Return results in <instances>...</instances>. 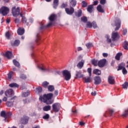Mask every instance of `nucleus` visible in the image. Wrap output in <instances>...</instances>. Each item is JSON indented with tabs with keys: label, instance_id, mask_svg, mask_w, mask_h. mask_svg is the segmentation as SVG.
<instances>
[{
	"label": "nucleus",
	"instance_id": "nucleus-1",
	"mask_svg": "<svg viewBox=\"0 0 128 128\" xmlns=\"http://www.w3.org/2000/svg\"><path fill=\"white\" fill-rule=\"evenodd\" d=\"M54 96L52 93H49L48 94H44L43 96H40L39 99L40 100H43L44 102L46 104H52L53 102L52 100V98Z\"/></svg>",
	"mask_w": 128,
	"mask_h": 128
},
{
	"label": "nucleus",
	"instance_id": "nucleus-2",
	"mask_svg": "<svg viewBox=\"0 0 128 128\" xmlns=\"http://www.w3.org/2000/svg\"><path fill=\"white\" fill-rule=\"evenodd\" d=\"M56 14H52L49 17L50 22L46 25L44 26L43 22H42L40 24V30H44V28H50V26H52V22L56 20Z\"/></svg>",
	"mask_w": 128,
	"mask_h": 128
},
{
	"label": "nucleus",
	"instance_id": "nucleus-3",
	"mask_svg": "<svg viewBox=\"0 0 128 128\" xmlns=\"http://www.w3.org/2000/svg\"><path fill=\"white\" fill-rule=\"evenodd\" d=\"M62 74L63 76L64 80L66 81L70 80V78H72V74H70V72L66 70L62 71Z\"/></svg>",
	"mask_w": 128,
	"mask_h": 128
},
{
	"label": "nucleus",
	"instance_id": "nucleus-4",
	"mask_svg": "<svg viewBox=\"0 0 128 128\" xmlns=\"http://www.w3.org/2000/svg\"><path fill=\"white\" fill-rule=\"evenodd\" d=\"M12 13L14 16H20V7L14 6L12 8Z\"/></svg>",
	"mask_w": 128,
	"mask_h": 128
},
{
	"label": "nucleus",
	"instance_id": "nucleus-5",
	"mask_svg": "<svg viewBox=\"0 0 128 128\" xmlns=\"http://www.w3.org/2000/svg\"><path fill=\"white\" fill-rule=\"evenodd\" d=\"M112 42H118L120 38V36L118 32H113L112 34Z\"/></svg>",
	"mask_w": 128,
	"mask_h": 128
},
{
	"label": "nucleus",
	"instance_id": "nucleus-6",
	"mask_svg": "<svg viewBox=\"0 0 128 128\" xmlns=\"http://www.w3.org/2000/svg\"><path fill=\"white\" fill-rule=\"evenodd\" d=\"M8 12H10V8L8 7L2 6L0 8V14L4 16H7Z\"/></svg>",
	"mask_w": 128,
	"mask_h": 128
},
{
	"label": "nucleus",
	"instance_id": "nucleus-7",
	"mask_svg": "<svg viewBox=\"0 0 128 128\" xmlns=\"http://www.w3.org/2000/svg\"><path fill=\"white\" fill-rule=\"evenodd\" d=\"M14 94V90L12 88L8 89L5 92V96L8 98H12Z\"/></svg>",
	"mask_w": 128,
	"mask_h": 128
},
{
	"label": "nucleus",
	"instance_id": "nucleus-8",
	"mask_svg": "<svg viewBox=\"0 0 128 128\" xmlns=\"http://www.w3.org/2000/svg\"><path fill=\"white\" fill-rule=\"evenodd\" d=\"M28 120H30V118L28 116H23L22 118H21L20 120V124H26L28 122Z\"/></svg>",
	"mask_w": 128,
	"mask_h": 128
},
{
	"label": "nucleus",
	"instance_id": "nucleus-9",
	"mask_svg": "<svg viewBox=\"0 0 128 128\" xmlns=\"http://www.w3.org/2000/svg\"><path fill=\"white\" fill-rule=\"evenodd\" d=\"M52 110L54 112H60V105L58 103H54L52 105Z\"/></svg>",
	"mask_w": 128,
	"mask_h": 128
},
{
	"label": "nucleus",
	"instance_id": "nucleus-10",
	"mask_svg": "<svg viewBox=\"0 0 128 128\" xmlns=\"http://www.w3.org/2000/svg\"><path fill=\"white\" fill-rule=\"evenodd\" d=\"M65 12L67 14H69L70 16H72L74 12V8L72 7H70V8H65Z\"/></svg>",
	"mask_w": 128,
	"mask_h": 128
},
{
	"label": "nucleus",
	"instance_id": "nucleus-11",
	"mask_svg": "<svg viewBox=\"0 0 128 128\" xmlns=\"http://www.w3.org/2000/svg\"><path fill=\"white\" fill-rule=\"evenodd\" d=\"M120 24H122V22L120 20L117 19L115 21V26L116 28H115V30H118L120 28Z\"/></svg>",
	"mask_w": 128,
	"mask_h": 128
},
{
	"label": "nucleus",
	"instance_id": "nucleus-12",
	"mask_svg": "<svg viewBox=\"0 0 128 128\" xmlns=\"http://www.w3.org/2000/svg\"><path fill=\"white\" fill-rule=\"evenodd\" d=\"M106 60L102 59L98 61V66L100 68H104L106 66Z\"/></svg>",
	"mask_w": 128,
	"mask_h": 128
},
{
	"label": "nucleus",
	"instance_id": "nucleus-13",
	"mask_svg": "<svg viewBox=\"0 0 128 128\" xmlns=\"http://www.w3.org/2000/svg\"><path fill=\"white\" fill-rule=\"evenodd\" d=\"M94 84H100L102 82V79L100 76H96L94 78Z\"/></svg>",
	"mask_w": 128,
	"mask_h": 128
},
{
	"label": "nucleus",
	"instance_id": "nucleus-14",
	"mask_svg": "<svg viewBox=\"0 0 128 128\" xmlns=\"http://www.w3.org/2000/svg\"><path fill=\"white\" fill-rule=\"evenodd\" d=\"M4 56L7 58L8 60H10L12 58V52L10 51H7L4 54Z\"/></svg>",
	"mask_w": 128,
	"mask_h": 128
},
{
	"label": "nucleus",
	"instance_id": "nucleus-15",
	"mask_svg": "<svg viewBox=\"0 0 128 128\" xmlns=\"http://www.w3.org/2000/svg\"><path fill=\"white\" fill-rule=\"evenodd\" d=\"M108 82L110 84H114V78L112 76H108Z\"/></svg>",
	"mask_w": 128,
	"mask_h": 128
},
{
	"label": "nucleus",
	"instance_id": "nucleus-16",
	"mask_svg": "<svg viewBox=\"0 0 128 128\" xmlns=\"http://www.w3.org/2000/svg\"><path fill=\"white\" fill-rule=\"evenodd\" d=\"M18 34L19 36H22L24 34V28H20L17 30Z\"/></svg>",
	"mask_w": 128,
	"mask_h": 128
},
{
	"label": "nucleus",
	"instance_id": "nucleus-17",
	"mask_svg": "<svg viewBox=\"0 0 128 128\" xmlns=\"http://www.w3.org/2000/svg\"><path fill=\"white\" fill-rule=\"evenodd\" d=\"M84 60H82L78 64L77 67L80 69L84 67Z\"/></svg>",
	"mask_w": 128,
	"mask_h": 128
},
{
	"label": "nucleus",
	"instance_id": "nucleus-18",
	"mask_svg": "<svg viewBox=\"0 0 128 128\" xmlns=\"http://www.w3.org/2000/svg\"><path fill=\"white\" fill-rule=\"evenodd\" d=\"M126 66V64L124 62H122L118 64V68L117 70L118 72V70H124V66Z\"/></svg>",
	"mask_w": 128,
	"mask_h": 128
},
{
	"label": "nucleus",
	"instance_id": "nucleus-19",
	"mask_svg": "<svg viewBox=\"0 0 128 128\" xmlns=\"http://www.w3.org/2000/svg\"><path fill=\"white\" fill-rule=\"evenodd\" d=\"M20 16H21V18H22V22L23 24H26V26H28V23L26 22H28L26 18L22 14H20Z\"/></svg>",
	"mask_w": 128,
	"mask_h": 128
},
{
	"label": "nucleus",
	"instance_id": "nucleus-20",
	"mask_svg": "<svg viewBox=\"0 0 128 128\" xmlns=\"http://www.w3.org/2000/svg\"><path fill=\"white\" fill-rule=\"evenodd\" d=\"M87 10L88 12H90V14H92V12H94V5L91 4L89 5L88 6Z\"/></svg>",
	"mask_w": 128,
	"mask_h": 128
},
{
	"label": "nucleus",
	"instance_id": "nucleus-21",
	"mask_svg": "<svg viewBox=\"0 0 128 128\" xmlns=\"http://www.w3.org/2000/svg\"><path fill=\"white\" fill-rule=\"evenodd\" d=\"M75 6H76V0H71L70 3V8H74Z\"/></svg>",
	"mask_w": 128,
	"mask_h": 128
},
{
	"label": "nucleus",
	"instance_id": "nucleus-22",
	"mask_svg": "<svg viewBox=\"0 0 128 128\" xmlns=\"http://www.w3.org/2000/svg\"><path fill=\"white\" fill-rule=\"evenodd\" d=\"M38 68H39L40 70H42V72H50V69L46 68V67H44V66H42V67L38 66Z\"/></svg>",
	"mask_w": 128,
	"mask_h": 128
},
{
	"label": "nucleus",
	"instance_id": "nucleus-23",
	"mask_svg": "<svg viewBox=\"0 0 128 128\" xmlns=\"http://www.w3.org/2000/svg\"><path fill=\"white\" fill-rule=\"evenodd\" d=\"M96 10L99 12L104 13V8H102V5H98L96 7Z\"/></svg>",
	"mask_w": 128,
	"mask_h": 128
},
{
	"label": "nucleus",
	"instance_id": "nucleus-24",
	"mask_svg": "<svg viewBox=\"0 0 128 128\" xmlns=\"http://www.w3.org/2000/svg\"><path fill=\"white\" fill-rule=\"evenodd\" d=\"M122 47L124 48V50H128V42L125 40L124 42L122 44Z\"/></svg>",
	"mask_w": 128,
	"mask_h": 128
},
{
	"label": "nucleus",
	"instance_id": "nucleus-25",
	"mask_svg": "<svg viewBox=\"0 0 128 128\" xmlns=\"http://www.w3.org/2000/svg\"><path fill=\"white\" fill-rule=\"evenodd\" d=\"M76 78H79L84 76V75L82 74V71H76Z\"/></svg>",
	"mask_w": 128,
	"mask_h": 128
},
{
	"label": "nucleus",
	"instance_id": "nucleus-26",
	"mask_svg": "<svg viewBox=\"0 0 128 128\" xmlns=\"http://www.w3.org/2000/svg\"><path fill=\"white\" fill-rule=\"evenodd\" d=\"M93 74H96L97 76H100L102 72L98 69H95L93 71Z\"/></svg>",
	"mask_w": 128,
	"mask_h": 128
},
{
	"label": "nucleus",
	"instance_id": "nucleus-27",
	"mask_svg": "<svg viewBox=\"0 0 128 128\" xmlns=\"http://www.w3.org/2000/svg\"><path fill=\"white\" fill-rule=\"evenodd\" d=\"M20 40H16L13 43L12 42V46H18L20 44Z\"/></svg>",
	"mask_w": 128,
	"mask_h": 128
},
{
	"label": "nucleus",
	"instance_id": "nucleus-28",
	"mask_svg": "<svg viewBox=\"0 0 128 128\" xmlns=\"http://www.w3.org/2000/svg\"><path fill=\"white\" fill-rule=\"evenodd\" d=\"M52 106H46L43 108V110L44 112H48V110H50Z\"/></svg>",
	"mask_w": 128,
	"mask_h": 128
},
{
	"label": "nucleus",
	"instance_id": "nucleus-29",
	"mask_svg": "<svg viewBox=\"0 0 128 128\" xmlns=\"http://www.w3.org/2000/svg\"><path fill=\"white\" fill-rule=\"evenodd\" d=\"M58 6V0H54L53 4V8H54L56 9Z\"/></svg>",
	"mask_w": 128,
	"mask_h": 128
},
{
	"label": "nucleus",
	"instance_id": "nucleus-30",
	"mask_svg": "<svg viewBox=\"0 0 128 128\" xmlns=\"http://www.w3.org/2000/svg\"><path fill=\"white\" fill-rule=\"evenodd\" d=\"M48 92H52L54 90V86L52 85H50L48 86Z\"/></svg>",
	"mask_w": 128,
	"mask_h": 128
},
{
	"label": "nucleus",
	"instance_id": "nucleus-31",
	"mask_svg": "<svg viewBox=\"0 0 128 128\" xmlns=\"http://www.w3.org/2000/svg\"><path fill=\"white\" fill-rule=\"evenodd\" d=\"M122 116H124V118H126V116H128V108L125 110L122 115Z\"/></svg>",
	"mask_w": 128,
	"mask_h": 128
},
{
	"label": "nucleus",
	"instance_id": "nucleus-32",
	"mask_svg": "<svg viewBox=\"0 0 128 128\" xmlns=\"http://www.w3.org/2000/svg\"><path fill=\"white\" fill-rule=\"evenodd\" d=\"M112 114H114V110H109L108 112H106L104 116H108V114L112 116Z\"/></svg>",
	"mask_w": 128,
	"mask_h": 128
},
{
	"label": "nucleus",
	"instance_id": "nucleus-33",
	"mask_svg": "<svg viewBox=\"0 0 128 128\" xmlns=\"http://www.w3.org/2000/svg\"><path fill=\"white\" fill-rule=\"evenodd\" d=\"M10 88H18L20 86L16 83H12L9 84Z\"/></svg>",
	"mask_w": 128,
	"mask_h": 128
},
{
	"label": "nucleus",
	"instance_id": "nucleus-34",
	"mask_svg": "<svg viewBox=\"0 0 128 128\" xmlns=\"http://www.w3.org/2000/svg\"><path fill=\"white\" fill-rule=\"evenodd\" d=\"M75 14L76 16H78V18H80V16H82V10H78L77 12L75 13Z\"/></svg>",
	"mask_w": 128,
	"mask_h": 128
},
{
	"label": "nucleus",
	"instance_id": "nucleus-35",
	"mask_svg": "<svg viewBox=\"0 0 128 128\" xmlns=\"http://www.w3.org/2000/svg\"><path fill=\"white\" fill-rule=\"evenodd\" d=\"M48 84H50V83L46 81H45L42 83V86H44V88H48Z\"/></svg>",
	"mask_w": 128,
	"mask_h": 128
},
{
	"label": "nucleus",
	"instance_id": "nucleus-36",
	"mask_svg": "<svg viewBox=\"0 0 128 128\" xmlns=\"http://www.w3.org/2000/svg\"><path fill=\"white\" fill-rule=\"evenodd\" d=\"M121 56H122V53L117 54L116 56H115L116 60H120Z\"/></svg>",
	"mask_w": 128,
	"mask_h": 128
},
{
	"label": "nucleus",
	"instance_id": "nucleus-37",
	"mask_svg": "<svg viewBox=\"0 0 128 128\" xmlns=\"http://www.w3.org/2000/svg\"><path fill=\"white\" fill-rule=\"evenodd\" d=\"M0 116L2 118H5V120H6V112L2 111L0 113Z\"/></svg>",
	"mask_w": 128,
	"mask_h": 128
},
{
	"label": "nucleus",
	"instance_id": "nucleus-38",
	"mask_svg": "<svg viewBox=\"0 0 128 128\" xmlns=\"http://www.w3.org/2000/svg\"><path fill=\"white\" fill-rule=\"evenodd\" d=\"M92 64H93V66H98V60H92Z\"/></svg>",
	"mask_w": 128,
	"mask_h": 128
},
{
	"label": "nucleus",
	"instance_id": "nucleus-39",
	"mask_svg": "<svg viewBox=\"0 0 128 128\" xmlns=\"http://www.w3.org/2000/svg\"><path fill=\"white\" fill-rule=\"evenodd\" d=\"M13 63L14 66H18V68L20 66V62H18L16 61V60H13Z\"/></svg>",
	"mask_w": 128,
	"mask_h": 128
},
{
	"label": "nucleus",
	"instance_id": "nucleus-40",
	"mask_svg": "<svg viewBox=\"0 0 128 128\" xmlns=\"http://www.w3.org/2000/svg\"><path fill=\"white\" fill-rule=\"evenodd\" d=\"M30 96V92H28V91L23 92L22 94V96H23V98H26V96Z\"/></svg>",
	"mask_w": 128,
	"mask_h": 128
},
{
	"label": "nucleus",
	"instance_id": "nucleus-41",
	"mask_svg": "<svg viewBox=\"0 0 128 128\" xmlns=\"http://www.w3.org/2000/svg\"><path fill=\"white\" fill-rule=\"evenodd\" d=\"M86 28H92V23L90 22H88L86 23Z\"/></svg>",
	"mask_w": 128,
	"mask_h": 128
},
{
	"label": "nucleus",
	"instance_id": "nucleus-42",
	"mask_svg": "<svg viewBox=\"0 0 128 128\" xmlns=\"http://www.w3.org/2000/svg\"><path fill=\"white\" fill-rule=\"evenodd\" d=\"M122 86L124 88L126 89L128 88V82H125L123 84H122Z\"/></svg>",
	"mask_w": 128,
	"mask_h": 128
},
{
	"label": "nucleus",
	"instance_id": "nucleus-43",
	"mask_svg": "<svg viewBox=\"0 0 128 128\" xmlns=\"http://www.w3.org/2000/svg\"><path fill=\"white\" fill-rule=\"evenodd\" d=\"M81 20L84 23L88 22V18L86 16L81 18Z\"/></svg>",
	"mask_w": 128,
	"mask_h": 128
},
{
	"label": "nucleus",
	"instance_id": "nucleus-44",
	"mask_svg": "<svg viewBox=\"0 0 128 128\" xmlns=\"http://www.w3.org/2000/svg\"><path fill=\"white\" fill-rule=\"evenodd\" d=\"M6 104L7 106H9V107L12 106L14 104V102H8L6 103Z\"/></svg>",
	"mask_w": 128,
	"mask_h": 128
},
{
	"label": "nucleus",
	"instance_id": "nucleus-45",
	"mask_svg": "<svg viewBox=\"0 0 128 128\" xmlns=\"http://www.w3.org/2000/svg\"><path fill=\"white\" fill-rule=\"evenodd\" d=\"M85 82H92V78L90 77L85 78Z\"/></svg>",
	"mask_w": 128,
	"mask_h": 128
},
{
	"label": "nucleus",
	"instance_id": "nucleus-46",
	"mask_svg": "<svg viewBox=\"0 0 128 128\" xmlns=\"http://www.w3.org/2000/svg\"><path fill=\"white\" fill-rule=\"evenodd\" d=\"M12 74H14L13 72H10V73L8 74V78H9V80H10V78H12Z\"/></svg>",
	"mask_w": 128,
	"mask_h": 128
},
{
	"label": "nucleus",
	"instance_id": "nucleus-47",
	"mask_svg": "<svg viewBox=\"0 0 128 128\" xmlns=\"http://www.w3.org/2000/svg\"><path fill=\"white\" fill-rule=\"evenodd\" d=\"M6 38L7 40H10V32H6Z\"/></svg>",
	"mask_w": 128,
	"mask_h": 128
},
{
	"label": "nucleus",
	"instance_id": "nucleus-48",
	"mask_svg": "<svg viewBox=\"0 0 128 128\" xmlns=\"http://www.w3.org/2000/svg\"><path fill=\"white\" fill-rule=\"evenodd\" d=\"M88 6V3L86 2V1L82 2V8H86Z\"/></svg>",
	"mask_w": 128,
	"mask_h": 128
},
{
	"label": "nucleus",
	"instance_id": "nucleus-49",
	"mask_svg": "<svg viewBox=\"0 0 128 128\" xmlns=\"http://www.w3.org/2000/svg\"><path fill=\"white\" fill-rule=\"evenodd\" d=\"M106 38L108 42V44H110V42H112V40L110 38V36L106 35Z\"/></svg>",
	"mask_w": 128,
	"mask_h": 128
},
{
	"label": "nucleus",
	"instance_id": "nucleus-50",
	"mask_svg": "<svg viewBox=\"0 0 128 128\" xmlns=\"http://www.w3.org/2000/svg\"><path fill=\"white\" fill-rule=\"evenodd\" d=\"M92 26L94 28H98V25L96 24V22L94 21L92 22Z\"/></svg>",
	"mask_w": 128,
	"mask_h": 128
},
{
	"label": "nucleus",
	"instance_id": "nucleus-51",
	"mask_svg": "<svg viewBox=\"0 0 128 128\" xmlns=\"http://www.w3.org/2000/svg\"><path fill=\"white\" fill-rule=\"evenodd\" d=\"M36 90L38 92H42V87H38L36 88Z\"/></svg>",
	"mask_w": 128,
	"mask_h": 128
},
{
	"label": "nucleus",
	"instance_id": "nucleus-52",
	"mask_svg": "<svg viewBox=\"0 0 128 128\" xmlns=\"http://www.w3.org/2000/svg\"><path fill=\"white\" fill-rule=\"evenodd\" d=\"M126 34H128V29L126 28L123 29V31H122L123 36H126Z\"/></svg>",
	"mask_w": 128,
	"mask_h": 128
},
{
	"label": "nucleus",
	"instance_id": "nucleus-53",
	"mask_svg": "<svg viewBox=\"0 0 128 128\" xmlns=\"http://www.w3.org/2000/svg\"><path fill=\"white\" fill-rule=\"evenodd\" d=\"M87 72L89 74V76H92V68H88L87 70Z\"/></svg>",
	"mask_w": 128,
	"mask_h": 128
},
{
	"label": "nucleus",
	"instance_id": "nucleus-54",
	"mask_svg": "<svg viewBox=\"0 0 128 128\" xmlns=\"http://www.w3.org/2000/svg\"><path fill=\"white\" fill-rule=\"evenodd\" d=\"M86 46L87 48H90L92 46V43H88L86 44Z\"/></svg>",
	"mask_w": 128,
	"mask_h": 128
},
{
	"label": "nucleus",
	"instance_id": "nucleus-55",
	"mask_svg": "<svg viewBox=\"0 0 128 128\" xmlns=\"http://www.w3.org/2000/svg\"><path fill=\"white\" fill-rule=\"evenodd\" d=\"M43 118L44 120H48V118H50V115L48 114H46L43 116Z\"/></svg>",
	"mask_w": 128,
	"mask_h": 128
},
{
	"label": "nucleus",
	"instance_id": "nucleus-56",
	"mask_svg": "<svg viewBox=\"0 0 128 128\" xmlns=\"http://www.w3.org/2000/svg\"><path fill=\"white\" fill-rule=\"evenodd\" d=\"M122 72L123 74H128V70H126V68H124L123 70H122Z\"/></svg>",
	"mask_w": 128,
	"mask_h": 128
},
{
	"label": "nucleus",
	"instance_id": "nucleus-57",
	"mask_svg": "<svg viewBox=\"0 0 128 128\" xmlns=\"http://www.w3.org/2000/svg\"><path fill=\"white\" fill-rule=\"evenodd\" d=\"M20 78H22V80H26V76L24 75V74H22L20 76Z\"/></svg>",
	"mask_w": 128,
	"mask_h": 128
},
{
	"label": "nucleus",
	"instance_id": "nucleus-58",
	"mask_svg": "<svg viewBox=\"0 0 128 128\" xmlns=\"http://www.w3.org/2000/svg\"><path fill=\"white\" fill-rule=\"evenodd\" d=\"M40 40V36L38 35V34H37L36 35V42H38V40Z\"/></svg>",
	"mask_w": 128,
	"mask_h": 128
},
{
	"label": "nucleus",
	"instance_id": "nucleus-59",
	"mask_svg": "<svg viewBox=\"0 0 128 128\" xmlns=\"http://www.w3.org/2000/svg\"><path fill=\"white\" fill-rule=\"evenodd\" d=\"M6 118H10V116H12V112H8V113H6Z\"/></svg>",
	"mask_w": 128,
	"mask_h": 128
},
{
	"label": "nucleus",
	"instance_id": "nucleus-60",
	"mask_svg": "<svg viewBox=\"0 0 128 128\" xmlns=\"http://www.w3.org/2000/svg\"><path fill=\"white\" fill-rule=\"evenodd\" d=\"M98 0H95L93 2V6H98Z\"/></svg>",
	"mask_w": 128,
	"mask_h": 128
},
{
	"label": "nucleus",
	"instance_id": "nucleus-61",
	"mask_svg": "<svg viewBox=\"0 0 128 128\" xmlns=\"http://www.w3.org/2000/svg\"><path fill=\"white\" fill-rule=\"evenodd\" d=\"M30 116H36V112H34L32 113H30Z\"/></svg>",
	"mask_w": 128,
	"mask_h": 128
},
{
	"label": "nucleus",
	"instance_id": "nucleus-62",
	"mask_svg": "<svg viewBox=\"0 0 128 128\" xmlns=\"http://www.w3.org/2000/svg\"><path fill=\"white\" fill-rule=\"evenodd\" d=\"M100 4H106V0H100Z\"/></svg>",
	"mask_w": 128,
	"mask_h": 128
},
{
	"label": "nucleus",
	"instance_id": "nucleus-63",
	"mask_svg": "<svg viewBox=\"0 0 128 128\" xmlns=\"http://www.w3.org/2000/svg\"><path fill=\"white\" fill-rule=\"evenodd\" d=\"M54 94L56 96L58 95V90H56L54 92Z\"/></svg>",
	"mask_w": 128,
	"mask_h": 128
},
{
	"label": "nucleus",
	"instance_id": "nucleus-64",
	"mask_svg": "<svg viewBox=\"0 0 128 128\" xmlns=\"http://www.w3.org/2000/svg\"><path fill=\"white\" fill-rule=\"evenodd\" d=\"M14 22H15L16 24H18V22H20V20L18 18H16L14 20Z\"/></svg>",
	"mask_w": 128,
	"mask_h": 128
}]
</instances>
